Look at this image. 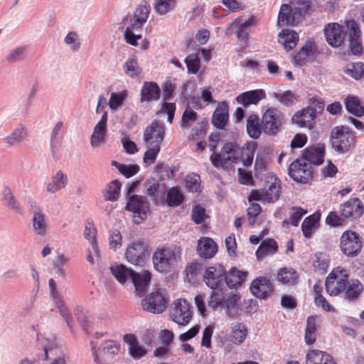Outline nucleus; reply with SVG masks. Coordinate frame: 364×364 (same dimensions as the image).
I'll list each match as a JSON object with an SVG mask.
<instances>
[{
    "label": "nucleus",
    "mask_w": 364,
    "mask_h": 364,
    "mask_svg": "<svg viewBox=\"0 0 364 364\" xmlns=\"http://www.w3.org/2000/svg\"><path fill=\"white\" fill-rule=\"evenodd\" d=\"M110 271L115 279L121 284H124L128 279L132 280L134 271L127 267L124 264H117L110 267Z\"/></svg>",
    "instance_id": "obj_41"
},
{
    "label": "nucleus",
    "mask_w": 364,
    "mask_h": 364,
    "mask_svg": "<svg viewBox=\"0 0 364 364\" xmlns=\"http://www.w3.org/2000/svg\"><path fill=\"white\" fill-rule=\"evenodd\" d=\"M264 201L274 203L277 201L281 194V181L277 178H274V182L269 185L268 188L264 191Z\"/></svg>",
    "instance_id": "obj_45"
},
{
    "label": "nucleus",
    "mask_w": 364,
    "mask_h": 364,
    "mask_svg": "<svg viewBox=\"0 0 364 364\" xmlns=\"http://www.w3.org/2000/svg\"><path fill=\"white\" fill-rule=\"evenodd\" d=\"M148 149L144 153V162L146 164H154L156 156L160 152L161 146H146Z\"/></svg>",
    "instance_id": "obj_63"
},
{
    "label": "nucleus",
    "mask_w": 364,
    "mask_h": 364,
    "mask_svg": "<svg viewBox=\"0 0 364 364\" xmlns=\"http://www.w3.org/2000/svg\"><path fill=\"white\" fill-rule=\"evenodd\" d=\"M161 90L159 85L153 82H145L141 90V102H149L160 97Z\"/></svg>",
    "instance_id": "obj_29"
},
{
    "label": "nucleus",
    "mask_w": 364,
    "mask_h": 364,
    "mask_svg": "<svg viewBox=\"0 0 364 364\" xmlns=\"http://www.w3.org/2000/svg\"><path fill=\"white\" fill-rule=\"evenodd\" d=\"M324 34L328 43L333 47L341 46L348 35V26H341L338 23H330L324 28Z\"/></svg>",
    "instance_id": "obj_9"
},
{
    "label": "nucleus",
    "mask_w": 364,
    "mask_h": 364,
    "mask_svg": "<svg viewBox=\"0 0 364 364\" xmlns=\"http://www.w3.org/2000/svg\"><path fill=\"white\" fill-rule=\"evenodd\" d=\"M188 73L196 74L200 69V60L196 55H189L185 59Z\"/></svg>",
    "instance_id": "obj_62"
},
{
    "label": "nucleus",
    "mask_w": 364,
    "mask_h": 364,
    "mask_svg": "<svg viewBox=\"0 0 364 364\" xmlns=\"http://www.w3.org/2000/svg\"><path fill=\"white\" fill-rule=\"evenodd\" d=\"M55 304L56 306V308L58 310V312L60 313V316L64 318L65 321L67 323V326L69 327L70 330L73 331V320L72 315L68 309L67 306L65 305V301H63V298L58 299L55 301Z\"/></svg>",
    "instance_id": "obj_52"
},
{
    "label": "nucleus",
    "mask_w": 364,
    "mask_h": 364,
    "mask_svg": "<svg viewBox=\"0 0 364 364\" xmlns=\"http://www.w3.org/2000/svg\"><path fill=\"white\" fill-rule=\"evenodd\" d=\"M107 131V125L97 123L90 137V144L93 147L100 146L105 142Z\"/></svg>",
    "instance_id": "obj_44"
},
{
    "label": "nucleus",
    "mask_w": 364,
    "mask_h": 364,
    "mask_svg": "<svg viewBox=\"0 0 364 364\" xmlns=\"http://www.w3.org/2000/svg\"><path fill=\"white\" fill-rule=\"evenodd\" d=\"M63 123L58 122L55 124L53 129L51 132L50 139V149L53 157L55 156L61 141Z\"/></svg>",
    "instance_id": "obj_43"
},
{
    "label": "nucleus",
    "mask_w": 364,
    "mask_h": 364,
    "mask_svg": "<svg viewBox=\"0 0 364 364\" xmlns=\"http://www.w3.org/2000/svg\"><path fill=\"white\" fill-rule=\"evenodd\" d=\"M45 360H50L48 364H67V355L57 348L55 342L48 341L44 345Z\"/></svg>",
    "instance_id": "obj_20"
},
{
    "label": "nucleus",
    "mask_w": 364,
    "mask_h": 364,
    "mask_svg": "<svg viewBox=\"0 0 364 364\" xmlns=\"http://www.w3.org/2000/svg\"><path fill=\"white\" fill-rule=\"evenodd\" d=\"M355 134L346 126H337L331 132V142L333 149L339 154L348 152L355 144Z\"/></svg>",
    "instance_id": "obj_3"
},
{
    "label": "nucleus",
    "mask_w": 364,
    "mask_h": 364,
    "mask_svg": "<svg viewBox=\"0 0 364 364\" xmlns=\"http://www.w3.org/2000/svg\"><path fill=\"white\" fill-rule=\"evenodd\" d=\"M200 176L192 173L188 174L186 178V186L188 190L192 193H197L201 191Z\"/></svg>",
    "instance_id": "obj_59"
},
{
    "label": "nucleus",
    "mask_w": 364,
    "mask_h": 364,
    "mask_svg": "<svg viewBox=\"0 0 364 364\" xmlns=\"http://www.w3.org/2000/svg\"><path fill=\"white\" fill-rule=\"evenodd\" d=\"M229 106L227 102H219L212 117V123L214 127L222 129L227 124L229 117Z\"/></svg>",
    "instance_id": "obj_24"
},
{
    "label": "nucleus",
    "mask_w": 364,
    "mask_h": 364,
    "mask_svg": "<svg viewBox=\"0 0 364 364\" xmlns=\"http://www.w3.org/2000/svg\"><path fill=\"white\" fill-rule=\"evenodd\" d=\"M306 364H336V363L328 353L314 349L306 353Z\"/></svg>",
    "instance_id": "obj_27"
},
{
    "label": "nucleus",
    "mask_w": 364,
    "mask_h": 364,
    "mask_svg": "<svg viewBox=\"0 0 364 364\" xmlns=\"http://www.w3.org/2000/svg\"><path fill=\"white\" fill-rule=\"evenodd\" d=\"M256 24V19L255 17L251 16L247 20H246L244 23H241L237 31V37L238 40L247 44L249 40V33L247 31L248 28L250 26H253Z\"/></svg>",
    "instance_id": "obj_51"
},
{
    "label": "nucleus",
    "mask_w": 364,
    "mask_h": 364,
    "mask_svg": "<svg viewBox=\"0 0 364 364\" xmlns=\"http://www.w3.org/2000/svg\"><path fill=\"white\" fill-rule=\"evenodd\" d=\"M284 123V114L276 108H268L262 115V131L268 135H274L281 129Z\"/></svg>",
    "instance_id": "obj_5"
},
{
    "label": "nucleus",
    "mask_w": 364,
    "mask_h": 364,
    "mask_svg": "<svg viewBox=\"0 0 364 364\" xmlns=\"http://www.w3.org/2000/svg\"><path fill=\"white\" fill-rule=\"evenodd\" d=\"M363 291V286L358 279L348 281L346 289L344 291L345 299L353 301L356 300Z\"/></svg>",
    "instance_id": "obj_35"
},
{
    "label": "nucleus",
    "mask_w": 364,
    "mask_h": 364,
    "mask_svg": "<svg viewBox=\"0 0 364 364\" xmlns=\"http://www.w3.org/2000/svg\"><path fill=\"white\" fill-rule=\"evenodd\" d=\"M306 210L301 207H292L289 211L290 223L293 226H298L302 217L306 214Z\"/></svg>",
    "instance_id": "obj_61"
},
{
    "label": "nucleus",
    "mask_w": 364,
    "mask_h": 364,
    "mask_svg": "<svg viewBox=\"0 0 364 364\" xmlns=\"http://www.w3.org/2000/svg\"><path fill=\"white\" fill-rule=\"evenodd\" d=\"M123 340L128 344L129 353L134 360H139L146 355V349L139 345L134 334L127 333L124 336Z\"/></svg>",
    "instance_id": "obj_23"
},
{
    "label": "nucleus",
    "mask_w": 364,
    "mask_h": 364,
    "mask_svg": "<svg viewBox=\"0 0 364 364\" xmlns=\"http://www.w3.org/2000/svg\"><path fill=\"white\" fill-rule=\"evenodd\" d=\"M32 227L36 235L39 236L46 235L48 229V219L43 212L33 215Z\"/></svg>",
    "instance_id": "obj_39"
},
{
    "label": "nucleus",
    "mask_w": 364,
    "mask_h": 364,
    "mask_svg": "<svg viewBox=\"0 0 364 364\" xmlns=\"http://www.w3.org/2000/svg\"><path fill=\"white\" fill-rule=\"evenodd\" d=\"M299 41L298 33L290 29H284L278 36V41L287 50L293 49Z\"/></svg>",
    "instance_id": "obj_32"
},
{
    "label": "nucleus",
    "mask_w": 364,
    "mask_h": 364,
    "mask_svg": "<svg viewBox=\"0 0 364 364\" xmlns=\"http://www.w3.org/2000/svg\"><path fill=\"white\" fill-rule=\"evenodd\" d=\"M196 251L200 257L210 259L217 253L218 245L213 239L203 237L198 241Z\"/></svg>",
    "instance_id": "obj_22"
},
{
    "label": "nucleus",
    "mask_w": 364,
    "mask_h": 364,
    "mask_svg": "<svg viewBox=\"0 0 364 364\" xmlns=\"http://www.w3.org/2000/svg\"><path fill=\"white\" fill-rule=\"evenodd\" d=\"M325 146L323 144L306 148L302 153L301 159L308 161L310 165H321L324 161Z\"/></svg>",
    "instance_id": "obj_17"
},
{
    "label": "nucleus",
    "mask_w": 364,
    "mask_h": 364,
    "mask_svg": "<svg viewBox=\"0 0 364 364\" xmlns=\"http://www.w3.org/2000/svg\"><path fill=\"white\" fill-rule=\"evenodd\" d=\"M316 47L313 42L307 41L293 56V63L296 65H303L314 55Z\"/></svg>",
    "instance_id": "obj_26"
},
{
    "label": "nucleus",
    "mask_w": 364,
    "mask_h": 364,
    "mask_svg": "<svg viewBox=\"0 0 364 364\" xmlns=\"http://www.w3.org/2000/svg\"><path fill=\"white\" fill-rule=\"evenodd\" d=\"M151 11V7L147 1H143L139 4L134 14L133 18H131L130 23L132 28L134 30H139L146 22Z\"/></svg>",
    "instance_id": "obj_21"
},
{
    "label": "nucleus",
    "mask_w": 364,
    "mask_h": 364,
    "mask_svg": "<svg viewBox=\"0 0 364 364\" xmlns=\"http://www.w3.org/2000/svg\"><path fill=\"white\" fill-rule=\"evenodd\" d=\"M184 200V196L178 186L171 188L167 192L166 203L170 207L180 205Z\"/></svg>",
    "instance_id": "obj_48"
},
{
    "label": "nucleus",
    "mask_w": 364,
    "mask_h": 364,
    "mask_svg": "<svg viewBox=\"0 0 364 364\" xmlns=\"http://www.w3.org/2000/svg\"><path fill=\"white\" fill-rule=\"evenodd\" d=\"M120 346L113 341H107L101 344L99 348L100 355L102 354L105 358H112L119 352Z\"/></svg>",
    "instance_id": "obj_49"
},
{
    "label": "nucleus",
    "mask_w": 364,
    "mask_h": 364,
    "mask_svg": "<svg viewBox=\"0 0 364 364\" xmlns=\"http://www.w3.org/2000/svg\"><path fill=\"white\" fill-rule=\"evenodd\" d=\"M326 289L331 296H337L344 292L348 284L346 278L338 277L334 272H331L326 279Z\"/></svg>",
    "instance_id": "obj_19"
},
{
    "label": "nucleus",
    "mask_w": 364,
    "mask_h": 364,
    "mask_svg": "<svg viewBox=\"0 0 364 364\" xmlns=\"http://www.w3.org/2000/svg\"><path fill=\"white\" fill-rule=\"evenodd\" d=\"M247 273L232 267L228 272H225V284L230 289H237L245 280Z\"/></svg>",
    "instance_id": "obj_31"
},
{
    "label": "nucleus",
    "mask_w": 364,
    "mask_h": 364,
    "mask_svg": "<svg viewBox=\"0 0 364 364\" xmlns=\"http://www.w3.org/2000/svg\"><path fill=\"white\" fill-rule=\"evenodd\" d=\"M1 200L4 201V205L12 210L14 212L22 214L23 208L15 198L11 189L9 187H4L1 193Z\"/></svg>",
    "instance_id": "obj_36"
},
{
    "label": "nucleus",
    "mask_w": 364,
    "mask_h": 364,
    "mask_svg": "<svg viewBox=\"0 0 364 364\" xmlns=\"http://www.w3.org/2000/svg\"><path fill=\"white\" fill-rule=\"evenodd\" d=\"M250 290L256 297L265 299L272 294L274 287L269 279L259 277L252 282Z\"/></svg>",
    "instance_id": "obj_18"
},
{
    "label": "nucleus",
    "mask_w": 364,
    "mask_h": 364,
    "mask_svg": "<svg viewBox=\"0 0 364 364\" xmlns=\"http://www.w3.org/2000/svg\"><path fill=\"white\" fill-rule=\"evenodd\" d=\"M265 96L266 94L263 90H254L239 95L236 100L238 103L247 107L250 105H257Z\"/></svg>",
    "instance_id": "obj_28"
},
{
    "label": "nucleus",
    "mask_w": 364,
    "mask_h": 364,
    "mask_svg": "<svg viewBox=\"0 0 364 364\" xmlns=\"http://www.w3.org/2000/svg\"><path fill=\"white\" fill-rule=\"evenodd\" d=\"M221 156L223 164L228 167L232 164L240 161V147L233 143H227L221 150Z\"/></svg>",
    "instance_id": "obj_25"
},
{
    "label": "nucleus",
    "mask_w": 364,
    "mask_h": 364,
    "mask_svg": "<svg viewBox=\"0 0 364 364\" xmlns=\"http://www.w3.org/2000/svg\"><path fill=\"white\" fill-rule=\"evenodd\" d=\"M345 73L355 80H359L364 77V63L358 62L347 65Z\"/></svg>",
    "instance_id": "obj_56"
},
{
    "label": "nucleus",
    "mask_w": 364,
    "mask_h": 364,
    "mask_svg": "<svg viewBox=\"0 0 364 364\" xmlns=\"http://www.w3.org/2000/svg\"><path fill=\"white\" fill-rule=\"evenodd\" d=\"M179 247L158 249L153 255V264L156 270L164 272L168 270L174 262L181 259Z\"/></svg>",
    "instance_id": "obj_4"
},
{
    "label": "nucleus",
    "mask_w": 364,
    "mask_h": 364,
    "mask_svg": "<svg viewBox=\"0 0 364 364\" xmlns=\"http://www.w3.org/2000/svg\"><path fill=\"white\" fill-rule=\"evenodd\" d=\"M363 247L360 236L355 232L347 230L341 237V248L348 257L357 256Z\"/></svg>",
    "instance_id": "obj_7"
},
{
    "label": "nucleus",
    "mask_w": 364,
    "mask_h": 364,
    "mask_svg": "<svg viewBox=\"0 0 364 364\" xmlns=\"http://www.w3.org/2000/svg\"><path fill=\"white\" fill-rule=\"evenodd\" d=\"M144 186V193L151 198L156 205H159L163 201L166 192V186L164 183L151 178L145 181Z\"/></svg>",
    "instance_id": "obj_14"
},
{
    "label": "nucleus",
    "mask_w": 364,
    "mask_h": 364,
    "mask_svg": "<svg viewBox=\"0 0 364 364\" xmlns=\"http://www.w3.org/2000/svg\"><path fill=\"white\" fill-rule=\"evenodd\" d=\"M262 128L259 118L257 114H251L247 120V132L250 137L257 139L261 135Z\"/></svg>",
    "instance_id": "obj_42"
},
{
    "label": "nucleus",
    "mask_w": 364,
    "mask_h": 364,
    "mask_svg": "<svg viewBox=\"0 0 364 364\" xmlns=\"http://www.w3.org/2000/svg\"><path fill=\"white\" fill-rule=\"evenodd\" d=\"M146 198L139 195H131L126 205V209L134 213V221L139 224L146 218Z\"/></svg>",
    "instance_id": "obj_12"
},
{
    "label": "nucleus",
    "mask_w": 364,
    "mask_h": 364,
    "mask_svg": "<svg viewBox=\"0 0 364 364\" xmlns=\"http://www.w3.org/2000/svg\"><path fill=\"white\" fill-rule=\"evenodd\" d=\"M121 188V183L117 180L112 181L107 188L104 193L105 200L116 201L117 200Z\"/></svg>",
    "instance_id": "obj_54"
},
{
    "label": "nucleus",
    "mask_w": 364,
    "mask_h": 364,
    "mask_svg": "<svg viewBox=\"0 0 364 364\" xmlns=\"http://www.w3.org/2000/svg\"><path fill=\"white\" fill-rule=\"evenodd\" d=\"M278 245L277 242L272 238L263 240L256 251V256L258 259H262L267 255H272L277 252Z\"/></svg>",
    "instance_id": "obj_37"
},
{
    "label": "nucleus",
    "mask_w": 364,
    "mask_h": 364,
    "mask_svg": "<svg viewBox=\"0 0 364 364\" xmlns=\"http://www.w3.org/2000/svg\"><path fill=\"white\" fill-rule=\"evenodd\" d=\"M27 133L26 129L22 124H19L18 127L14 129L12 133L7 136L4 140L9 144V146H14L18 144L26 138Z\"/></svg>",
    "instance_id": "obj_47"
},
{
    "label": "nucleus",
    "mask_w": 364,
    "mask_h": 364,
    "mask_svg": "<svg viewBox=\"0 0 364 364\" xmlns=\"http://www.w3.org/2000/svg\"><path fill=\"white\" fill-rule=\"evenodd\" d=\"M64 42L66 45L69 46L73 51H77L80 48V43L78 36L75 31H70L65 37Z\"/></svg>",
    "instance_id": "obj_64"
},
{
    "label": "nucleus",
    "mask_w": 364,
    "mask_h": 364,
    "mask_svg": "<svg viewBox=\"0 0 364 364\" xmlns=\"http://www.w3.org/2000/svg\"><path fill=\"white\" fill-rule=\"evenodd\" d=\"M148 245L143 240H139L130 244L125 252L127 260L134 265H142L147 253Z\"/></svg>",
    "instance_id": "obj_11"
},
{
    "label": "nucleus",
    "mask_w": 364,
    "mask_h": 364,
    "mask_svg": "<svg viewBox=\"0 0 364 364\" xmlns=\"http://www.w3.org/2000/svg\"><path fill=\"white\" fill-rule=\"evenodd\" d=\"M176 0H154V10L158 14L161 16L171 12L176 8Z\"/></svg>",
    "instance_id": "obj_53"
},
{
    "label": "nucleus",
    "mask_w": 364,
    "mask_h": 364,
    "mask_svg": "<svg viewBox=\"0 0 364 364\" xmlns=\"http://www.w3.org/2000/svg\"><path fill=\"white\" fill-rule=\"evenodd\" d=\"M151 280V274L149 272L144 270L140 273H134L132 277V282L134 285L135 290L139 296H142L146 291L147 287Z\"/></svg>",
    "instance_id": "obj_30"
},
{
    "label": "nucleus",
    "mask_w": 364,
    "mask_h": 364,
    "mask_svg": "<svg viewBox=\"0 0 364 364\" xmlns=\"http://www.w3.org/2000/svg\"><path fill=\"white\" fill-rule=\"evenodd\" d=\"M345 105L347 111L355 117H362L364 116V107L358 97L348 96L345 99Z\"/></svg>",
    "instance_id": "obj_38"
},
{
    "label": "nucleus",
    "mask_w": 364,
    "mask_h": 364,
    "mask_svg": "<svg viewBox=\"0 0 364 364\" xmlns=\"http://www.w3.org/2000/svg\"><path fill=\"white\" fill-rule=\"evenodd\" d=\"M127 97V91L119 92H112L109 100V106L110 109L115 112L123 105L124 101Z\"/></svg>",
    "instance_id": "obj_57"
},
{
    "label": "nucleus",
    "mask_w": 364,
    "mask_h": 364,
    "mask_svg": "<svg viewBox=\"0 0 364 364\" xmlns=\"http://www.w3.org/2000/svg\"><path fill=\"white\" fill-rule=\"evenodd\" d=\"M124 73L131 77H136L141 73V69L138 65L135 58L128 59L123 65Z\"/></svg>",
    "instance_id": "obj_58"
},
{
    "label": "nucleus",
    "mask_w": 364,
    "mask_h": 364,
    "mask_svg": "<svg viewBox=\"0 0 364 364\" xmlns=\"http://www.w3.org/2000/svg\"><path fill=\"white\" fill-rule=\"evenodd\" d=\"M316 331V318L314 316H309L305 331V341L307 344H313L315 342Z\"/></svg>",
    "instance_id": "obj_55"
},
{
    "label": "nucleus",
    "mask_w": 364,
    "mask_h": 364,
    "mask_svg": "<svg viewBox=\"0 0 364 364\" xmlns=\"http://www.w3.org/2000/svg\"><path fill=\"white\" fill-rule=\"evenodd\" d=\"M299 279L296 271L292 268H282L277 273V280L287 285H295Z\"/></svg>",
    "instance_id": "obj_40"
},
{
    "label": "nucleus",
    "mask_w": 364,
    "mask_h": 364,
    "mask_svg": "<svg viewBox=\"0 0 364 364\" xmlns=\"http://www.w3.org/2000/svg\"><path fill=\"white\" fill-rule=\"evenodd\" d=\"M364 211V205L362 201L358 198H350L346 202L341 204L339 213L348 222L355 221L359 219Z\"/></svg>",
    "instance_id": "obj_10"
},
{
    "label": "nucleus",
    "mask_w": 364,
    "mask_h": 364,
    "mask_svg": "<svg viewBox=\"0 0 364 364\" xmlns=\"http://www.w3.org/2000/svg\"><path fill=\"white\" fill-rule=\"evenodd\" d=\"M288 173L294 181L305 184L312 178L313 172L309 164L297 159L289 165Z\"/></svg>",
    "instance_id": "obj_8"
},
{
    "label": "nucleus",
    "mask_w": 364,
    "mask_h": 364,
    "mask_svg": "<svg viewBox=\"0 0 364 364\" xmlns=\"http://www.w3.org/2000/svg\"><path fill=\"white\" fill-rule=\"evenodd\" d=\"M225 279V269L222 264H217L205 269L203 280L210 289H213L208 304L213 310L224 309L226 315L230 318H236L240 310L238 304L240 296L235 293L226 294L224 291Z\"/></svg>",
    "instance_id": "obj_1"
},
{
    "label": "nucleus",
    "mask_w": 364,
    "mask_h": 364,
    "mask_svg": "<svg viewBox=\"0 0 364 364\" xmlns=\"http://www.w3.org/2000/svg\"><path fill=\"white\" fill-rule=\"evenodd\" d=\"M165 136V129L163 124L157 120H154L145 129L144 139L146 146H161Z\"/></svg>",
    "instance_id": "obj_13"
},
{
    "label": "nucleus",
    "mask_w": 364,
    "mask_h": 364,
    "mask_svg": "<svg viewBox=\"0 0 364 364\" xmlns=\"http://www.w3.org/2000/svg\"><path fill=\"white\" fill-rule=\"evenodd\" d=\"M248 329L243 323H236L231 327L230 341L237 346L241 345L247 338Z\"/></svg>",
    "instance_id": "obj_33"
},
{
    "label": "nucleus",
    "mask_w": 364,
    "mask_h": 364,
    "mask_svg": "<svg viewBox=\"0 0 364 364\" xmlns=\"http://www.w3.org/2000/svg\"><path fill=\"white\" fill-rule=\"evenodd\" d=\"M348 29V41L351 53L355 55H360L363 53L361 44V32L358 23L354 20L347 22Z\"/></svg>",
    "instance_id": "obj_16"
},
{
    "label": "nucleus",
    "mask_w": 364,
    "mask_h": 364,
    "mask_svg": "<svg viewBox=\"0 0 364 364\" xmlns=\"http://www.w3.org/2000/svg\"><path fill=\"white\" fill-rule=\"evenodd\" d=\"M144 310L152 314H161L166 309V301L160 292H153L141 301Z\"/></svg>",
    "instance_id": "obj_15"
},
{
    "label": "nucleus",
    "mask_w": 364,
    "mask_h": 364,
    "mask_svg": "<svg viewBox=\"0 0 364 364\" xmlns=\"http://www.w3.org/2000/svg\"><path fill=\"white\" fill-rule=\"evenodd\" d=\"M170 312L171 319L180 326H186L192 318L193 311L190 303L183 299H179L173 304Z\"/></svg>",
    "instance_id": "obj_6"
},
{
    "label": "nucleus",
    "mask_w": 364,
    "mask_h": 364,
    "mask_svg": "<svg viewBox=\"0 0 364 364\" xmlns=\"http://www.w3.org/2000/svg\"><path fill=\"white\" fill-rule=\"evenodd\" d=\"M256 148V142L248 143L242 149L240 148V159L245 166L252 165Z\"/></svg>",
    "instance_id": "obj_46"
},
{
    "label": "nucleus",
    "mask_w": 364,
    "mask_h": 364,
    "mask_svg": "<svg viewBox=\"0 0 364 364\" xmlns=\"http://www.w3.org/2000/svg\"><path fill=\"white\" fill-rule=\"evenodd\" d=\"M97 230L92 226H86L84 232L85 237L90 242L92 251L99 255V249L96 240Z\"/></svg>",
    "instance_id": "obj_60"
},
{
    "label": "nucleus",
    "mask_w": 364,
    "mask_h": 364,
    "mask_svg": "<svg viewBox=\"0 0 364 364\" xmlns=\"http://www.w3.org/2000/svg\"><path fill=\"white\" fill-rule=\"evenodd\" d=\"M294 8L290 5L281 6L278 14V23L280 26L295 25L301 17L308 14L311 7V0H294Z\"/></svg>",
    "instance_id": "obj_2"
},
{
    "label": "nucleus",
    "mask_w": 364,
    "mask_h": 364,
    "mask_svg": "<svg viewBox=\"0 0 364 364\" xmlns=\"http://www.w3.org/2000/svg\"><path fill=\"white\" fill-rule=\"evenodd\" d=\"M68 183V177L61 170H58L51 178V181L46 186V191L51 193L63 188Z\"/></svg>",
    "instance_id": "obj_34"
},
{
    "label": "nucleus",
    "mask_w": 364,
    "mask_h": 364,
    "mask_svg": "<svg viewBox=\"0 0 364 364\" xmlns=\"http://www.w3.org/2000/svg\"><path fill=\"white\" fill-rule=\"evenodd\" d=\"M319 218L315 214L306 217L301 224L303 235L306 238L312 237L313 231L316 228Z\"/></svg>",
    "instance_id": "obj_50"
}]
</instances>
